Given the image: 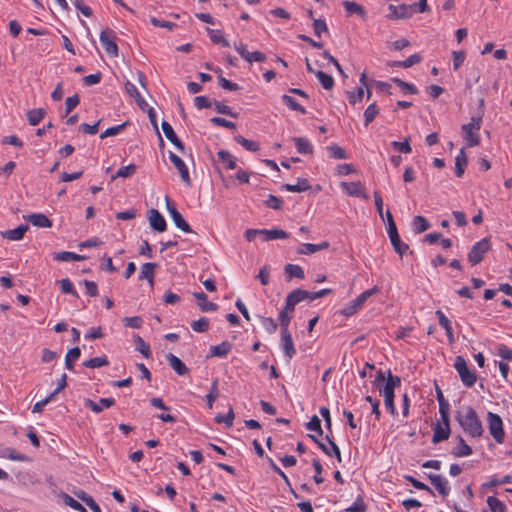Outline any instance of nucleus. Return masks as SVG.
Here are the masks:
<instances>
[{"instance_id": "nucleus-16", "label": "nucleus", "mask_w": 512, "mask_h": 512, "mask_svg": "<svg viewBox=\"0 0 512 512\" xmlns=\"http://www.w3.org/2000/svg\"><path fill=\"white\" fill-rule=\"evenodd\" d=\"M309 291L303 290V289H295L292 292H290L286 297L287 302V308L288 309H295V306L300 303L301 301H304L306 299H309Z\"/></svg>"}, {"instance_id": "nucleus-32", "label": "nucleus", "mask_w": 512, "mask_h": 512, "mask_svg": "<svg viewBox=\"0 0 512 512\" xmlns=\"http://www.w3.org/2000/svg\"><path fill=\"white\" fill-rule=\"evenodd\" d=\"M46 115L44 108L31 109L27 112V120L31 126L38 125Z\"/></svg>"}, {"instance_id": "nucleus-24", "label": "nucleus", "mask_w": 512, "mask_h": 512, "mask_svg": "<svg viewBox=\"0 0 512 512\" xmlns=\"http://www.w3.org/2000/svg\"><path fill=\"white\" fill-rule=\"evenodd\" d=\"M27 230H28V225L21 224L18 227H16L15 229L6 230V231L1 232V235L5 239L11 240V241H18L24 237Z\"/></svg>"}, {"instance_id": "nucleus-60", "label": "nucleus", "mask_w": 512, "mask_h": 512, "mask_svg": "<svg viewBox=\"0 0 512 512\" xmlns=\"http://www.w3.org/2000/svg\"><path fill=\"white\" fill-rule=\"evenodd\" d=\"M410 138H405L402 142L400 141H393L391 143L392 147L396 150H398L401 153L408 154L411 153L412 148L410 146Z\"/></svg>"}, {"instance_id": "nucleus-23", "label": "nucleus", "mask_w": 512, "mask_h": 512, "mask_svg": "<svg viewBox=\"0 0 512 512\" xmlns=\"http://www.w3.org/2000/svg\"><path fill=\"white\" fill-rule=\"evenodd\" d=\"M166 360L168 361L171 368L178 375L183 376L188 373L189 369L187 368V366L184 364V362L180 358H178L174 354L168 353L166 355Z\"/></svg>"}, {"instance_id": "nucleus-9", "label": "nucleus", "mask_w": 512, "mask_h": 512, "mask_svg": "<svg viewBox=\"0 0 512 512\" xmlns=\"http://www.w3.org/2000/svg\"><path fill=\"white\" fill-rule=\"evenodd\" d=\"M100 42L107 54L112 57L118 56V46L115 42V35L112 30H103L100 33Z\"/></svg>"}, {"instance_id": "nucleus-62", "label": "nucleus", "mask_w": 512, "mask_h": 512, "mask_svg": "<svg viewBox=\"0 0 512 512\" xmlns=\"http://www.w3.org/2000/svg\"><path fill=\"white\" fill-rule=\"evenodd\" d=\"M213 104H214L215 111L217 113L227 115L230 117H234V118L237 117V114L234 113L228 105H226L220 101H217V100H215Z\"/></svg>"}, {"instance_id": "nucleus-19", "label": "nucleus", "mask_w": 512, "mask_h": 512, "mask_svg": "<svg viewBox=\"0 0 512 512\" xmlns=\"http://www.w3.org/2000/svg\"><path fill=\"white\" fill-rule=\"evenodd\" d=\"M232 350V344L229 341H223L218 345H213L209 348L208 357H226Z\"/></svg>"}, {"instance_id": "nucleus-2", "label": "nucleus", "mask_w": 512, "mask_h": 512, "mask_svg": "<svg viewBox=\"0 0 512 512\" xmlns=\"http://www.w3.org/2000/svg\"><path fill=\"white\" fill-rule=\"evenodd\" d=\"M455 419L464 430L472 438H479L483 435L484 429L474 408L468 406L461 411H457Z\"/></svg>"}, {"instance_id": "nucleus-30", "label": "nucleus", "mask_w": 512, "mask_h": 512, "mask_svg": "<svg viewBox=\"0 0 512 512\" xmlns=\"http://www.w3.org/2000/svg\"><path fill=\"white\" fill-rule=\"evenodd\" d=\"M467 163V155L464 148H461L459 154L455 158V174L457 177H461L464 174Z\"/></svg>"}, {"instance_id": "nucleus-61", "label": "nucleus", "mask_w": 512, "mask_h": 512, "mask_svg": "<svg viewBox=\"0 0 512 512\" xmlns=\"http://www.w3.org/2000/svg\"><path fill=\"white\" fill-rule=\"evenodd\" d=\"M6 453V459L12 461L25 462L29 460V458L26 455L19 453L16 449L11 447H6Z\"/></svg>"}, {"instance_id": "nucleus-56", "label": "nucleus", "mask_w": 512, "mask_h": 512, "mask_svg": "<svg viewBox=\"0 0 512 512\" xmlns=\"http://www.w3.org/2000/svg\"><path fill=\"white\" fill-rule=\"evenodd\" d=\"M487 505L492 512H506L505 504L494 496H489L487 498Z\"/></svg>"}, {"instance_id": "nucleus-41", "label": "nucleus", "mask_w": 512, "mask_h": 512, "mask_svg": "<svg viewBox=\"0 0 512 512\" xmlns=\"http://www.w3.org/2000/svg\"><path fill=\"white\" fill-rule=\"evenodd\" d=\"M81 355V350L79 347H74V348H71L67 354H66V357H65V367L68 369V370H73L74 368V362L76 360L79 359Z\"/></svg>"}, {"instance_id": "nucleus-47", "label": "nucleus", "mask_w": 512, "mask_h": 512, "mask_svg": "<svg viewBox=\"0 0 512 512\" xmlns=\"http://www.w3.org/2000/svg\"><path fill=\"white\" fill-rule=\"evenodd\" d=\"M175 226L186 233H193L191 226L187 223V221L183 218L180 212L173 213V217H171Z\"/></svg>"}, {"instance_id": "nucleus-50", "label": "nucleus", "mask_w": 512, "mask_h": 512, "mask_svg": "<svg viewBox=\"0 0 512 512\" xmlns=\"http://www.w3.org/2000/svg\"><path fill=\"white\" fill-rule=\"evenodd\" d=\"M315 76L317 77V79L319 80V82L321 83L322 87L326 90H330L333 88L334 86V79L332 76L326 74L325 72L323 71H317L315 73Z\"/></svg>"}, {"instance_id": "nucleus-35", "label": "nucleus", "mask_w": 512, "mask_h": 512, "mask_svg": "<svg viewBox=\"0 0 512 512\" xmlns=\"http://www.w3.org/2000/svg\"><path fill=\"white\" fill-rule=\"evenodd\" d=\"M401 385V379L399 376L392 375L391 371L388 370V376L385 381V384L382 388H379L380 391L386 392H394L396 387Z\"/></svg>"}, {"instance_id": "nucleus-11", "label": "nucleus", "mask_w": 512, "mask_h": 512, "mask_svg": "<svg viewBox=\"0 0 512 512\" xmlns=\"http://www.w3.org/2000/svg\"><path fill=\"white\" fill-rule=\"evenodd\" d=\"M280 346L288 360H291L296 355V349L289 329L281 330Z\"/></svg>"}, {"instance_id": "nucleus-22", "label": "nucleus", "mask_w": 512, "mask_h": 512, "mask_svg": "<svg viewBox=\"0 0 512 512\" xmlns=\"http://www.w3.org/2000/svg\"><path fill=\"white\" fill-rule=\"evenodd\" d=\"M329 247V243L327 241H323L319 244L312 243H303L298 248L297 253L301 255H311L318 251L325 250Z\"/></svg>"}, {"instance_id": "nucleus-29", "label": "nucleus", "mask_w": 512, "mask_h": 512, "mask_svg": "<svg viewBox=\"0 0 512 512\" xmlns=\"http://www.w3.org/2000/svg\"><path fill=\"white\" fill-rule=\"evenodd\" d=\"M293 141L295 143V147H296L298 153H300V154H312L313 153V145L307 138L294 137Z\"/></svg>"}, {"instance_id": "nucleus-49", "label": "nucleus", "mask_w": 512, "mask_h": 512, "mask_svg": "<svg viewBox=\"0 0 512 512\" xmlns=\"http://www.w3.org/2000/svg\"><path fill=\"white\" fill-rule=\"evenodd\" d=\"M379 113V108L376 103L370 104L364 111V125L367 127L371 122L374 121Z\"/></svg>"}, {"instance_id": "nucleus-8", "label": "nucleus", "mask_w": 512, "mask_h": 512, "mask_svg": "<svg viewBox=\"0 0 512 512\" xmlns=\"http://www.w3.org/2000/svg\"><path fill=\"white\" fill-rule=\"evenodd\" d=\"M443 425L440 423H436L433 427V436L432 442L434 444H438L442 441H445L449 438L451 429H450V416L449 414H445V416H440Z\"/></svg>"}, {"instance_id": "nucleus-46", "label": "nucleus", "mask_w": 512, "mask_h": 512, "mask_svg": "<svg viewBox=\"0 0 512 512\" xmlns=\"http://www.w3.org/2000/svg\"><path fill=\"white\" fill-rule=\"evenodd\" d=\"M218 382L217 378L212 381L210 392L205 396L209 409L213 407L215 400L219 397Z\"/></svg>"}, {"instance_id": "nucleus-18", "label": "nucleus", "mask_w": 512, "mask_h": 512, "mask_svg": "<svg viewBox=\"0 0 512 512\" xmlns=\"http://www.w3.org/2000/svg\"><path fill=\"white\" fill-rule=\"evenodd\" d=\"M193 297L196 299L197 305L202 312H213L218 309V305L208 301V297L204 292H194Z\"/></svg>"}, {"instance_id": "nucleus-6", "label": "nucleus", "mask_w": 512, "mask_h": 512, "mask_svg": "<svg viewBox=\"0 0 512 512\" xmlns=\"http://www.w3.org/2000/svg\"><path fill=\"white\" fill-rule=\"evenodd\" d=\"M488 429L494 440L501 444L505 439V432L503 429V421L498 414L488 412L487 414Z\"/></svg>"}, {"instance_id": "nucleus-39", "label": "nucleus", "mask_w": 512, "mask_h": 512, "mask_svg": "<svg viewBox=\"0 0 512 512\" xmlns=\"http://www.w3.org/2000/svg\"><path fill=\"white\" fill-rule=\"evenodd\" d=\"M234 140L240 144L244 149L251 152H256L260 149V145L258 142L246 139L245 137L241 135H236L234 137Z\"/></svg>"}, {"instance_id": "nucleus-25", "label": "nucleus", "mask_w": 512, "mask_h": 512, "mask_svg": "<svg viewBox=\"0 0 512 512\" xmlns=\"http://www.w3.org/2000/svg\"><path fill=\"white\" fill-rule=\"evenodd\" d=\"M282 188L288 192H305L311 189V185L306 178H298L296 184H284Z\"/></svg>"}, {"instance_id": "nucleus-63", "label": "nucleus", "mask_w": 512, "mask_h": 512, "mask_svg": "<svg viewBox=\"0 0 512 512\" xmlns=\"http://www.w3.org/2000/svg\"><path fill=\"white\" fill-rule=\"evenodd\" d=\"M136 171H137L136 165L129 164L127 166L120 167L117 170L115 177H122V178L131 177L136 173Z\"/></svg>"}, {"instance_id": "nucleus-1", "label": "nucleus", "mask_w": 512, "mask_h": 512, "mask_svg": "<svg viewBox=\"0 0 512 512\" xmlns=\"http://www.w3.org/2000/svg\"><path fill=\"white\" fill-rule=\"evenodd\" d=\"M484 100L479 101V110L476 115H472L470 122L461 126L462 136L465 141L466 147H476L481 142L480 129L482 127V120L484 115Z\"/></svg>"}, {"instance_id": "nucleus-14", "label": "nucleus", "mask_w": 512, "mask_h": 512, "mask_svg": "<svg viewBox=\"0 0 512 512\" xmlns=\"http://www.w3.org/2000/svg\"><path fill=\"white\" fill-rule=\"evenodd\" d=\"M115 405L113 398H100L98 402H95L89 398L84 399V407L89 408L92 412L99 414L104 408H110Z\"/></svg>"}, {"instance_id": "nucleus-12", "label": "nucleus", "mask_w": 512, "mask_h": 512, "mask_svg": "<svg viewBox=\"0 0 512 512\" xmlns=\"http://www.w3.org/2000/svg\"><path fill=\"white\" fill-rule=\"evenodd\" d=\"M148 221L151 228L159 233L166 231L167 223L163 215L157 209H150L148 211Z\"/></svg>"}, {"instance_id": "nucleus-45", "label": "nucleus", "mask_w": 512, "mask_h": 512, "mask_svg": "<svg viewBox=\"0 0 512 512\" xmlns=\"http://www.w3.org/2000/svg\"><path fill=\"white\" fill-rule=\"evenodd\" d=\"M208 34L211 41L215 44H220L223 47H229V41L224 37L221 30L208 29Z\"/></svg>"}, {"instance_id": "nucleus-5", "label": "nucleus", "mask_w": 512, "mask_h": 512, "mask_svg": "<svg viewBox=\"0 0 512 512\" xmlns=\"http://www.w3.org/2000/svg\"><path fill=\"white\" fill-rule=\"evenodd\" d=\"M378 291L379 288L377 286H374L373 288L362 292L359 296H357L354 300H352L341 310V314L346 317L352 316L363 306V304L369 297L376 294Z\"/></svg>"}, {"instance_id": "nucleus-31", "label": "nucleus", "mask_w": 512, "mask_h": 512, "mask_svg": "<svg viewBox=\"0 0 512 512\" xmlns=\"http://www.w3.org/2000/svg\"><path fill=\"white\" fill-rule=\"evenodd\" d=\"M411 226L415 234H420L430 228V223L425 217L417 215L412 219Z\"/></svg>"}, {"instance_id": "nucleus-59", "label": "nucleus", "mask_w": 512, "mask_h": 512, "mask_svg": "<svg viewBox=\"0 0 512 512\" xmlns=\"http://www.w3.org/2000/svg\"><path fill=\"white\" fill-rule=\"evenodd\" d=\"M495 354L504 360H512V349L505 344H498L495 347Z\"/></svg>"}, {"instance_id": "nucleus-53", "label": "nucleus", "mask_w": 512, "mask_h": 512, "mask_svg": "<svg viewBox=\"0 0 512 512\" xmlns=\"http://www.w3.org/2000/svg\"><path fill=\"white\" fill-rule=\"evenodd\" d=\"M209 327H210V323L206 317H201L198 320L193 321L191 323L192 330L197 333H204V332L208 331Z\"/></svg>"}, {"instance_id": "nucleus-21", "label": "nucleus", "mask_w": 512, "mask_h": 512, "mask_svg": "<svg viewBox=\"0 0 512 512\" xmlns=\"http://www.w3.org/2000/svg\"><path fill=\"white\" fill-rule=\"evenodd\" d=\"M26 220L29 221L33 226L40 228L52 227V221L42 213H32L27 215Z\"/></svg>"}, {"instance_id": "nucleus-37", "label": "nucleus", "mask_w": 512, "mask_h": 512, "mask_svg": "<svg viewBox=\"0 0 512 512\" xmlns=\"http://www.w3.org/2000/svg\"><path fill=\"white\" fill-rule=\"evenodd\" d=\"M218 159L225 165L226 169L236 168V158L226 150H220L217 153Z\"/></svg>"}, {"instance_id": "nucleus-20", "label": "nucleus", "mask_w": 512, "mask_h": 512, "mask_svg": "<svg viewBox=\"0 0 512 512\" xmlns=\"http://www.w3.org/2000/svg\"><path fill=\"white\" fill-rule=\"evenodd\" d=\"M259 235L262 236L263 241H271L275 239H287L289 237V233L280 229L274 228L271 230L268 229H259Z\"/></svg>"}, {"instance_id": "nucleus-10", "label": "nucleus", "mask_w": 512, "mask_h": 512, "mask_svg": "<svg viewBox=\"0 0 512 512\" xmlns=\"http://www.w3.org/2000/svg\"><path fill=\"white\" fill-rule=\"evenodd\" d=\"M169 159L178 170L181 180L187 185H191V178L189 174L188 167L185 162L175 153L169 151Z\"/></svg>"}, {"instance_id": "nucleus-36", "label": "nucleus", "mask_w": 512, "mask_h": 512, "mask_svg": "<svg viewBox=\"0 0 512 512\" xmlns=\"http://www.w3.org/2000/svg\"><path fill=\"white\" fill-rule=\"evenodd\" d=\"M401 385V379L399 376L392 375L391 371L388 370V376L385 381V384L382 388H379L380 391L386 392H394L396 387Z\"/></svg>"}, {"instance_id": "nucleus-28", "label": "nucleus", "mask_w": 512, "mask_h": 512, "mask_svg": "<svg viewBox=\"0 0 512 512\" xmlns=\"http://www.w3.org/2000/svg\"><path fill=\"white\" fill-rule=\"evenodd\" d=\"M53 259L60 262H71V261H82L86 259V256L79 255L74 252L62 251L54 253Z\"/></svg>"}, {"instance_id": "nucleus-64", "label": "nucleus", "mask_w": 512, "mask_h": 512, "mask_svg": "<svg viewBox=\"0 0 512 512\" xmlns=\"http://www.w3.org/2000/svg\"><path fill=\"white\" fill-rule=\"evenodd\" d=\"M233 420H234V412H233L232 408L229 409L227 414H225V415L218 414L215 417L216 423H219V424L224 423L227 427H231L233 425Z\"/></svg>"}, {"instance_id": "nucleus-51", "label": "nucleus", "mask_w": 512, "mask_h": 512, "mask_svg": "<svg viewBox=\"0 0 512 512\" xmlns=\"http://www.w3.org/2000/svg\"><path fill=\"white\" fill-rule=\"evenodd\" d=\"M83 365L87 368H99L109 365V361L106 356H100L86 360Z\"/></svg>"}, {"instance_id": "nucleus-15", "label": "nucleus", "mask_w": 512, "mask_h": 512, "mask_svg": "<svg viewBox=\"0 0 512 512\" xmlns=\"http://www.w3.org/2000/svg\"><path fill=\"white\" fill-rule=\"evenodd\" d=\"M428 478L440 495L443 497L448 496L450 493V486L447 479L438 474H429Z\"/></svg>"}, {"instance_id": "nucleus-17", "label": "nucleus", "mask_w": 512, "mask_h": 512, "mask_svg": "<svg viewBox=\"0 0 512 512\" xmlns=\"http://www.w3.org/2000/svg\"><path fill=\"white\" fill-rule=\"evenodd\" d=\"M161 127H162V130H163V133L165 135V137L180 151V152H184L185 150V146L184 144L182 143V141H180V139L177 137L176 133L174 132V129L173 127L167 122V121H162L161 123Z\"/></svg>"}, {"instance_id": "nucleus-58", "label": "nucleus", "mask_w": 512, "mask_h": 512, "mask_svg": "<svg viewBox=\"0 0 512 512\" xmlns=\"http://www.w3.org/2000/svg\"><path fill=\"white\" fill-rule=\"evenodd\" d=\"M380 392L383 393L386 409L390 412L391 415L394 416L396 414V408L394 405V397H395L394 392H386V391H380Z\"/></svg>"}, {"instance_id": "nucleus-27", "label": "nucleus", "mask_w": 512, "mask_h": 512, "mask_svg": "<svg viewBox=\"0 0 512 512\" xmlns=\"http://www.w3.org/2000/svg\"><path fill=\"white\" fill-rule=\"evenodd\" d=\"M435 314L438 318L439 325L445 329L447 338L449 342L452 343L454 341V336L450 320L445 316V314L441 310H437Z\"/></svg>"}, {"instance_id": "nucleus-57", "label": "nucleus", "mask_w": 512, "mask_h": 512, "mask_svg": "<svg viewBox=\"0 0 512 512\" xmlns=\"http://www.w3.org/2000/svg\"><path fill=\"white\" fill-rule=\"evenodd\" d=\"M330 152V156L334 159H347L348 154L346 150L336 144L330 145L327 147Z\"/></svg>"}, {"instance_id": "nucleus-42", "label": "nucleus", "mask_w": 512, "mask_h": 512, "mask_svg": "<svg viewBox=\"0 0 512 512\" xmlns=\"http://www.w3.org/2000/svg\"><path fill=\"white\" fill-rule=\"evenodd\" d=\"M284 271L289 278L295 277L298 279H304L305 277L303 268L296 264H287L284 268Z\"/></svg>"}, {"instance_id": "nucleus-33", "label": "nucleus", "mask_w": 512, "mask_h": 512, "mask_svg": "<svg viewBox=\"0 0 512 512\" xmlns=\"http://www.w3.org/2000/svg\"><path fill=\"white\" fill-rule=\"evenodd\" d=\"M458 446L452 450L455 457H466L472 454V448L465 442L462 436L458 437Z\"/></svg>"}, {"instance_id": "nucleus-34", "label": "nucleus", "mask_w": 512, "mask_h": 512, "mask_svg": "<svg viewBox=\"0 0 512 512\" xmlns=\"http://www.w3.org/2000/svg\"><path fill=\"white\" fill-rule=\"evenodd\" d=\"M282 102L289 107L292 111H297L303 115L307 113L304 106L300 105L295 98L290 95L284 94L281 96Z\"/></svg>"}, {"instance_id": "nucleus-38", "label": "nucleus", "mask_w": 512, "mask_h": 512, "mask_svg": "<svg viewBox=\"0 0 512 512\" xmlns=\"http://www.w3.org/2000/svg\"><path fill=\"white\" fill-rule=\"evenodd\" d=\"M293 311L294 309L287 308V302L285 301V306L279 312V324L281 330L288 329L292 318L291 314L293 313Z\"/></svg>"}, {"instance_id": "nucleus-26", "label": "nucleus", "mask_w": 512, "mask_h": 512, "mask_svg": "<svg viewBox=\"0 0 512 512\" xmlns=\"http://www.w3.org/2000/svg\"><path fill=\"white\" fill-rule=\"evenodd\" d=\"M157 267L156 263L147 262L141 266L139 280L147 279L150 285L154 283V270Z\"/></svg>"}, {"instance_id": "nucleus-7", "label": "nucleus", "mask_w": 512, "mask_h": 512, "mask_svg": "<svg viewBox=\"0 0 512 512\" xmlns=\"http://www.w3.org/2000/svg\"><path fill=\"white\" fill-rule=\"evenodd\" d=\"M490 249L491 245L488 238H483L476 242L468 253V260L471 265L479 264L483 260L484 254L487 253Z\"/></svg>"}, {"instance_id": "nucleus-54", "label": "nucleus", "mask_w": 512, "mask_h": 512, "mask_svg": "<svg viewBox=\"0 0 512 512\" xmlns=\"http://www.w3.org/2000/svg\"><path fill=\"white\" fill-rule=\"evenodd\" d=\"M257 317L260 319L261 324L267 333L273 334L276 332L278 324L276 323V321L273 318L264 317V316H260V315H258Z\"/></svg>"}, {"instance_id": "nucleus-4", "label": "nucleus", "mask_w": 512, "mask_h": 512, "mask_svg": "<svg viewBox=\"0 0 512 512\" xmlns=\"http://www.w3.org/2000/svg\"><path fill=\"white\" fill-rule=\"evenodd\" d=\"M454 368L458 372L459 377L466 387H472L477 381V375L470 370L466 360L462 356H457L454 362Z\"/></svg>"}, {"instance_id": "nucleus-48", "label": "nucleus", "mask_w": 512, "mask_h": 512, "mask_svg": "<svg viewBox=\"0 0 512 512\" xmlns=\"http://www.w3.org/2000/svg\"><path fill=\"white\" fill-rule=\"evenodd\" d=\"M436 397L439 403L440 416H445V414H449L450 405L448 401L444 398L442 390L438 386H436Z\"/></svg>"}, {"instance_id": "nucleus-44", "label": "nucleus", "mask_w": 512, "mask_h": 512, "mask_svg": "<svg viewBox=\"0 0 512 512\" xmlns=\"http://www.w3.org/2000/svg\"><path fill=\"white\" fill-rule=\"evenodd\" d=\"M134 339H135L136 350L139 351L145 358H147V359L150 358L152 353H151L149 344L146 343L144 341V339L139 335H135Z\"/></svg>"}, {"instance_id": "nucleus-55", "label": "nucleus", "mask_w": 512, "mask_h": 512, "mask_svg": "<svg viewBox=\"0 0 512 512\" xmlns=\"http://www.w3.org/2000/svg\"><path fill=\"white\" fill-rule=\"evenodd\" d=\"M367 511V505L364 502V499L362 495H359L354 503L345 509V512H366Z\"/></svg>"}, {"instance_id": "nucleus-3", "label": "nucleus", "mask_w": 512, "mask_h": 512, "mask_svg": "<svg viewBox=\"0 0 512 512\" xmlns=\"http://www.w3.org/2000/svg\"><path fill=\"white\" fill-rule=\"evenodd\" d=\"M388 10L390 13L387 15V17L389 19L398 20L409 19L416 12L424 13L429 10V7L427 5V0H419L418 3L413 4H389Z\"/></svg>"}, {"instance_id": "nucleus-13", "label": "nucleus", "mask_w": 512, "mask_h": 512, "mask_svg": "<svg viewBox=\"0 0 512 512\" xmlns=\"http://www.w3.org/2000/svg\"><path fill=\"white\" fill-rule=\"evenodd\" d=\"M341 187L343 191L353 197L362 198L367 200L369 198L368 194L365 192L364 186L361 182H342Z\"/></svg>"}, {"instance_id": "nucleus-40", "label": "nucleus", "mask_w": 512, "mask_h": 512, "mask_svg": "<svg viewBox=\"0 0 512 512\" xmlns=\"http://www.w3.org/2000/svg\"><path fill=\"white\" fill-rule=\"evenodd\" d=\"M342 5L349 14H357L364 18L366 11L363 6L353 1H343Z\"/></svg>"}, {"instance_id": "nucleus-52", "label": "nucleus", "mask_w": 512, "mask_h": 512, "mask_svg": "<svg viewBox=\"0 0 512 512\" xmlns=\"http://www.w3.org/2000/svg\"><path fill=\"white\" fill-rule=\"evenodd\" d=\"M62 293L71 294L75 298H79L78 292L75 290L73 283L69 278H64L59 281Z\"/></svg>"}, {"instance_id": "nucleus-43", "label": "nucleus", "mask_w": 512, "mask_h": 512, "mask_svg": "<svg viewBox=\"0 0 512 512\" xmlns=\"http://www.w3.org/2000/svg\"><path fill=\"white\" fill-rule=\"evenodd\" d=\"M390 242L397 254L400 256H403L406 251L409 249L408 244L401 241L400 235H394L392 237H389Z\"/></svg>"}]
</instances>
